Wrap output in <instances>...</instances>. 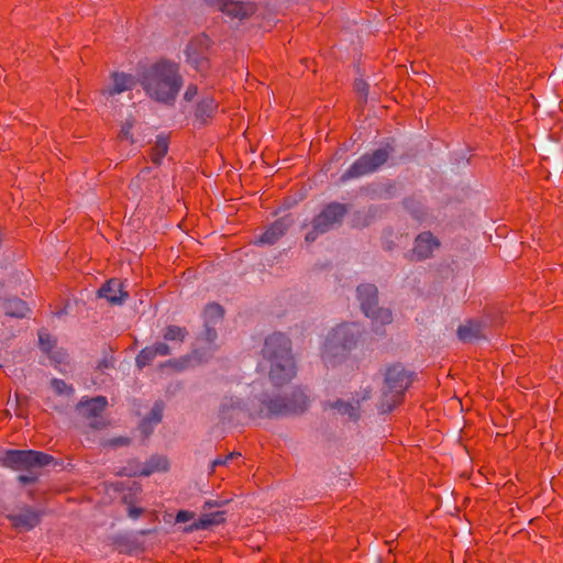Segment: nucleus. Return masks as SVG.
<instances>
[{"mask_svg":"<svg viewBox=\"0 0 563 563\" xmlns=\"http://www.w3.org/2000/svg\"><path fill=\"white\" fill-rule=\"evenodd\" d=\"M260 366L275 388L284 387L296 377L297 364L287 335L275 332L265 339Z\"/></svg>","mask_w":563,"mask_h":563,"instance_id":"obj_1","label":"nucleus"},{"mask_svg":"<svg viewBox=\"0 0 563 563\" xmlns=\"http://www.w3.org/2000/svg\"><path fill=\"white\" fill-rule=\"evenodd\" d=\"M141 85L153 100L173 104L183 86V77L179 74L178 65L162 60L143 73Z\"/></svg>","mask_w":563,"mask_h":563,"instance_id":"obj_2","label":"nucleus"},{"mask_svg":"<svg viewBox=\"0 0 563 563\" xmlns=\"http://www.w3.org/2000/svg\"><path fill=\"white\" fill-rule=\"evenodd\" d=\"M258 400L252 405V415L263 419L282 418L303 413L310 406V399L302 387H295L285 396L271 394L267 390L255 395Z\"/></svg>","mask_w":563,"mask_h":563,"instance_id":"obj_3","label":"nucleus"},{"mask_svg":"<svg viewBox=\"0 0 563 563\" xmlns=\"http://www.w3.org/2000/svg\"><path fill=\"white\" fill-rule=\"evenodd\" d=\"M361 328L356 323H344L333 328L327 335L322 355L329 361H341L356 347Z\"/></svg>","mask_w":563,"mask_h":563,"instance_id":"obj_4","label":"nucleus"},{"mask_svg":"<svg viewBox=\"0 0 563 563\" xmlns=\"http://www.w3.org/2000/svg\"><path fill=\"white\" fill-rule=\"evenodd\" d=\"M412 374L401 364H393L386 367L384 373L383 397L378 409L382 413L391 411L401 395L411 384Z\"/></svg>","mask_w":563,"mask_h":563,"instance_id":"obj_5","label":"nucleus"},{"mask_svg":"<svg viewBox=\"0 0 563 563\" xmlns=\"http://www.w3.org/2000/svg\"><path fill=\"white\" fill-rule=\"evenodd\" d=\"M53 461L52 455L34 450H8L1 457L3 466L27 472L47 466Z\"/></svg>","mask_w":563,"mask_h":563,"instance_id":"obj_6","label":"nucleus"},{"mask_svg":"<svg viewBox=\"0 0 563 563\" xmlns=\"http://www.w3.org/2000/svg\"><path fill=\"white\" fill-rule=\"evenodd\" d=\"M356 292L362 311L375 324L385 325L393 321L391 311L378 306V290L375 285H360Z\"/></svg>","mask_w":563,"mask_h":563,"instance_id":"obj_7","label":"nucleus"},{"mask_svg":"<svg viewBox=\"0 0 563 563\" xmlns=\"http://www.w3.org/2000/svg\"><path fill=\"white\" fill-rule=\"evenodd\" d=\"M251 388V395L252 398H250L249 405L244 402L238 395V390L234 394H228L224 395L221 399L220 406H219V417L222 420H232L236 418L241 412L249 411L251 417H255V415H252V405L253 402L257 406L258 400L255 398V395L260 396L261 391H263L262 383L261 382H254L250 385ZM256 418H258L256 416Z\"/></svg>","mask_w":563,"mask_h":563,"instance_id":"obj_8","label":"nucleus"},{"mask_svg":"<svg viewBox=\"0 0 563 563\" xmlns=\"http://www.w3.org/2000/svg\"><path fill=\"white\" fill-rule=\"evenodd\" d=\"M390 153L391 148L386 146L377 148L372 153H366L362 155L342 175V179L347 180L351 178H357L376 172L382 165H384L387 162Z\"/></svg>","mask_w":563,"mask_h":563,"instance_id":"obj_9","label":"nucleus"},{"mask_svg":"<svg viewBox=\"0 0 563 563\" xmlns=\"http://www.w3.org/2000/svg\"><path fill=\"white\" fill-rule=\"evenodd\" d=\"M214 10L220 11L227 23L232 26L240 25L244 20L249 19L256 11L253 2L239 0H203Z\"/></svg>","mask_w":563,"mask_h":563,"instance_id":"obj_10","label":"nucleus"},{"mask_svg":"<svg viewBox=\"0 0 563 563\" xmlns=\"http://www.w3.org/2000/svg\"><path fill=\"white\" fill-rule=\"evenodd\" d=\"M108 405V400L103 396H97L90 399L82 398L76 409L78 413L88 421L90 428L99 430L107 426L106 419L102 417Z\"/></svg>","mask_w":563,"mask_h":563,"instance_id":"obj_11","label":"nucleus"},{"mask_svg":"<svg viewBox=\"0 0 563 563\" xmlns=\"http://www.w3.org/2000/svg\"><path fill=\"white\" fill-rule=\"evenodd\" d=\"M294 222L295 220L291 214H285L278 218L258 236L256 244L274 245L288 232Z\"/></svg>","mask_w":563,"mask_h":563,"instance_id":"obj_12","label":"nucleus"},{"mask_svg":"<svg viewBox=\"0 0 563 563\" xmlns=\"http://www.w3.org/2000/svg\"><path fill=\"white\" fill-rule=\"evenodd\" d=\"M42 516L41 510L25 506L9 514L8 518L16 529L29 531L40 523Z\"/></svg>","mask_w":563,"mask_h":563,"instance_id":"obj_13","label":"nucleus"},{"mask_svg":"<svg viewBox=\"0 0 563 563\" xmlns=\"http://www.w3.org/2000/svg\"><path fill=\"white\" fill-rule=\"evenodd\" d=\"M300 217V228L309 229L305 235L302 247L312 252V244L317 240V206L313 200L308 202Z\"/></svg>","mask_w":563,"mask_h":563,"instance_id":"obj_14","label":"nucleus"},{"mask_svg":"<svg viewBox=\"0 0 563 563\" xmlns=\"http://www.w3.org/2000/svg\"><path fill=\"white\" fill-rule=\"evenodd\" d=\"M457 336L465 343L486 341V325L481 321L470 320L457 328Z\"/></svg>","mask_w":563,"mask_h":563,"instance_id":"obj_15","label":"nucleus"},{"mask_svg":"<svg viewBox=\"0 0 563 563\" xmlns=\"http://www.w3.org/2000/svg\"><path fill=\"white\" fill-rule=\"evenodd\" d=\"M98 296L104 298L111 305H122L128 298V292L123 289V284L118 279H110L98 290Z\"/></svg>","mask_w":563,"mask_h":563,"instance_id":"obj_16","label":"nucleus"},{"mask_svg":"<svg viewBox=\"0 0 563 563\" xmlns=\"http://www.w3.org/2000/svg\"><path fill=\"white\" fill-rule=\"evenodd\" d=\"M346 213L341 203H331L319 213V233L329 230L333 224L339 223Z\"/></svg>","mask_w":563,"mask_h":563,"instance_id":"obj_17","label":"nucleus"},{"mask_svg":"<svg viewBox=\"0 0 563 563\" xmlns=\"http://www.w3.org/2000/svg\"><path fill=\"white\" fill-rule=\"evenodd\" d=\"M440 246V242L430 232L420 233L415 241L413 255L418 260L430 257L435 249Z\"/></svg>","mask_w":563,"mask_h":563,"instance_id":"obj_18","label":"nucleus"},{"mask_svg":"<svg viewBox=\"0 0 563 563\" xmlns=\"http://www.w3.org/2000/svg\"><path fill=\"white\" fill-rule=\"evenodd\" d=\"M112 85L102 91L104 97H112L114 95L122 93L131 90L135 86L133 76L125 73H113L111 75Z\"/></svg>","mask_w":563,"mask_h":563,"instance_id":"obj_19","label":"nucleus"},{"mask_svg":"<svg viewBox=\"0 0 563 563\" xmlns=\"http://www.w3.org/2000/svg\"><path fill=\"white\" fill-rule=\"evenodd\" d=\"M225 521V512L217 510L209 514H202L199 519L194 520L188 527L185 528L186 532H194L198 530H207L212 526H218Z\"/></svg>","mask_w":563,"mask_h":563,"instance_id":"obj_20","label":"nucleus"},{"mask_svg":"<svg viewBox=\"0 0 563 563\" xmlns=\"http://www.w3.org/2000/svg\"><path fill=\"white\" fill-rule=\"evenodd\" d=\"M2 309L5 316L19 319L25 318L30 312L27 303L15 297L7 298L2 303Z\"/></svg>","mask_w":563,"mask_h":563,"instance_id":"obj_21","label":"nucleus"},{"mask_svg":"<svg viewBox=\"0 0 563 563\" xmlns=\"http://www.w3.org/2000/svg\"><path fill=\"white\" fill-rule=\"evenodd\" d=\"M163 411L164 404L162 401H156L150 413L141 421L140 429L144 434H150L152 432L153 426L162 421Z\"/></svg>","mask_w":563,"mask_h":563,"instance_id":"obj_22","label":"nucleus"},{"mask_svg":"<svg viewBox=\"0 0 563 563\" xmlns=\"http://www.w3.org/2000/svg\"><path fill=\"white\" fill-rule=\"evenodd\" d=\"M323 408L336 409L340 415L347 416L352 420H357L360 417V400L355 402H344L342 400H336L334 402L324 404Z\"/></svg>","mask_w":563,"mask_h":563,"instance_id":"obj_23","label":"nucleus"},{"mask_svg":"<svg viewBox=\"0 0 563 563\" xmlns=\"http://www.w3.org/2000/svg\"><path fill=\"white\" fill-rule=\"evenodd\" d=\"M168 468V460L163 455H153L144 464L140 471V475L150 476L154 472L166 471Z\"/></svg>","mask_w":563,"mask_h":563,"instance_id":"obj_24","label":"nucleus"},{"mask_svg":"<svg viewBox=\"0 0 563 563\" xmlns=\"http://www.w3.org/2000/svg\"><path fill=\"white\" fill-rule=\"evenodd\" d=\"M151 173H152V168L151 167H145L131 181L130 188L133 191L135 197L139 195L140 191H143V190H145L147 192H152L153 191L152 185L147 181V178H148Z\"/></svg>","mask_w":563,"mask_h":563,"instance_id":"obj_25","label":"nucleus"},{"mask_svg":"<svg viewBox=\"0 0 563 563\" xmlns=\"http://www.w3.org/2000/svg\"><path fill=\"white\" fill-rule=\"evenodd\" d=\"M216 107L217 104L212 98L201 100L196 109V120L199 121L200 124H205L207 120L212 117Z\"/></svg>","mask_w":563,"mask_h":563,"instance_id":"obj_26","label":"nucleus"},{"mask_svg":"<svg viewBox=\"0 0 563 563\" xmlns=\"http://www.w3.org/2000/svg\"><path fill=\"white\" fill-rule=\"evenodd\" d=\"M168 151V140L165 135L159 134L156 136L155 145L153 147L152 161L156 165H161L163 157Z\"/></svg>","mask_w":563,"mask_h":563,"instance_id":"obj_27","label":"nucleus"},{"mask_svg":"<svg viewBox=\"0 0 563 563\" xmlns=\"http://www.w3.org/2000/svg\"><path fill=\"white\" fill-rule=\"evenodd\" d=\"M223 318V309L218 303H209L203 311L205 324L216 325Z\"/></svg>","mask_w":563,"mask_h":563,"instance_id":"obj_28","label":"nucleus"},{"mask_svg":"<svg viewBox=\"0 0 563 563\" xmlns=\"http://www.w3.org/2000/svg\"><path fill=\"white\" fill-rule=\"evenodd\" d=\"M187 334L188 332L186 328H181L178 325H168L163 333V338L168 342L181 343L187 336Z\"/></svg>","mask_w":563,"mask_h":563,"instance_id":"obj_29","label":"nucleus"},{"mask_svg":"<svg viewBox=\"0 0 563 563\" xmlns=\"http://www.w3.org/2000/svg\"><path fill=\"white\" fill-rule=\"evenodd\" d=\"M312 189L311 186L309 187H301L298 190H296L291 196L287 197L284 202V209H290L298 205L299 202H302L308 197V192Z\"/></svg>","mask_w":563,"mask_h":563,"instance_id":"obj_30","label":"nucleus"},{"mask_svg":"<svg viewBox=\"0 0 563 563\" xmlns=\"http://www.w3.org/2000/svg\"><path fill=\"white\" fill-rule=\"evenodd\" d=\"M187 62L191 64L196 69H201L206 64V58L201 53L197 52V46L195 44L188 45L186 48Z\"/></svg>","mask_w":563,"mask_h":563,"instance_id":"obj_31","label":"nucleus"},{"mask_svg":"<svg viewBox=\"0 0 563 563\" xmlns=\"http://www.w3.org/2000/svg\"><path fill=\"white\" fill-rule=\"evenodd\" d=\"M38 344L40 349L45 354H51L52 350L56 347V340L46 331H38Z\"/></svg>","mask_w":563,"mask_h":563,"instance_id":"obj_32","label":"nucleus"},{"mask_svg":"<svg viewBox=\"0 0 563 563\" xmlns=\"http://www.w3.org/2000/svg\"><path fill=\"white\" fill-rule=\"evenodd\" d=\"M155 357L156 354L154 353V349L152 347V345L145 346L137 354L135 363L140 368H143L146 365H148Z\"/></svg>","mask_w":563,"mask_h":563,"instance_id":"obj_33","label":"nucleus"},{"mask_svg":"<svg viewBox=\"0 0 563 563\" xmlns=\"http://www.w3.org/2000/svg\"><path fill=\"white\" fill-rule=\"evenodd\" d=\"M51 386L54 391L58 395H67L70 396L74 394V388L70 385H67L63 379L53 378L51 380Z\"/></svg>","mask_w":563,"mask_h":563,"instance_id":"obj_34","label":"nucleus"},{"mask_svg":"<svg viewBox=\"0 0 563 563\" xmlns=\"http://www.w3.org/2000/svg\"><path fill=\"white\" fill-rule=\"evenodd\" d=\"M213 327L214 325L211 324H205V330L201 333V339L210 345L218 339V333Z\"/></svg>","mask_w":563,"mask_h":563,"instance_id":"obj_35","label":"nucleus"},{"mask_svg":"<svg viewBox=\"0 0 563 563\" xmlns=\"http://www.w3.org/2000/svg\"><path fill=\"white\" fill-rule=\"evenodd\" d=\"M130 443H131V439L130 438L120 435V437H114V438L108 439L104 442V445L109 446V448H112V449H117V448H120V446H126Z\"/></svg>","mask_w":563,"mask_h":563,"instance_id":"obj_36","label":"nucleus"},{"mask_svg":"<svg viewBox=\"0 0 563 563\" xmlns=\"http://www.w3.org/2000/svg\"><path fill=\"white\" fill-rule=\"evenodd\" d=\"M133 128V121L128 119L121 126V130H120V139L122 140H128L130 141L131 143L134 142V139H133V135L131 134V130Z\"/></svg>","mask_w":563,"mask_h":563,"instance_id":"obj_37","label":"nucleus"},{"mask_svg":"<svg viewBox=\"0 0 563 563\" xmlns=\"http://www.w3.org/2000/svg\"><path fill=\"white\" fill-rule=\"evenodd\" d=\"M156 356H167L172 354L173 346L165 342H156L152 345Z\"/></svg>","mask_w":563,"mask_h":563,"instance_id":"obj_38","label":"nucleus"},{"mask_svg":"<svg viewBox=\"0 0 563 563\" xmlns=\"http://www.w3.org/2000/svg\"><path fill=\"white\" fill-rule=\"evenodd\" d=\"M47 355L53 362H55L57 364H62L67 360V353L64 349L55 347L52 350V353L47 354Z\"/></svg>","mask_w":563,"mask_h":563,"instance_id":"obj_39","label":"nucleus"},{"mask_svg":"<svg viewBox=\"0 0 563 563\" xmlns=\"http://www.w3.org/2000/svg\"><path fill=\"white\" fill-rule=\"evenodd\" d=\"M355 90L356 92L360 95V97H362L364 99V101L367 100L368 98V89H369V86L366 81H364L363 79H357L355 81Z\"/></svg>","mask_w":563,"mask_h":563,"instance_id":"obj_40","label":"nucleus"},{"mask_svg":"<svg viewBox=\"0 0 563 563\" xmlns=\"http://www.w3.org/2000/svg\"><path fill=\"white\" fill-rule=\"evenodd\" d=\"M240 455L238 452H232L225 457H217L211 462L210 471L213 472L217 466L225 465L230 460L234 459L235 456Z\"/></svg>","mask_w":563,"mask_h":563,"instance_id":"obj_41","label":"nucleus"},{"mask_svg":"<svg viewBox=\"0 0 563 563\" xmlns=\"http://www.w3.org/2000/svg\"><path fill=\"white\" fill-rule=\"evenodd\" d=\"M195 518V514L188 510H180L176 515V522L183 523L188 522Z\"/></svg>","mask_w":563,"mask_h":563,"instance_id":"obj_42","label":"nucleus"},{"mask_svg":"<svg viewBox=\"0 0 563 563\" xmlns=\"http://www.w3.org/2000/svg\"><path fill=\"white\" fill-rule=\"evenodd\" d=\"M30 474H25V475H19L18 476V482L22 485H29V484H33L37 477L36 475L32 474V472H29Z\"/></svg>","mask_w":563,"mask_h":563,"instance_id":"obj_43","label":"nucleus"},{"mask_svg":"<svg viewBox=\"0 0 563 563\" xmlns=\"http://www.w3.org/2000/svg\"><path fill=\"white\" fill-rule=\"evenodd\" d=\"M225 504H228V500H207V501H205L202 508H203V510H208V509L221 507Z\"/></svg>","mask_w":563,"mask_h":563,"instance_id":"obj_44","label":"nucleus"},{"mask_svg":"<svg viewBox=\"0 0 563 563\" xmlns=\"http://www.w3.org/2000/svg\"><path fill=\"white\" fill-rule=\"evenodd\" d=\"M197 93H198V88L196 86L190 85L187 87L184 98L187 101H191L197 96Z\"/></svg>","mask_w":563,"mask_h":563,"instance_id":"obj_45","label":"nucleus"},{"mask_svg":"<svg viewBox=\"0 0 563 563\" xmlns=\"http://www.w3.org/2000/svg\"><path fill=\"white\" fill-rule=\"evenodd\" d=\"M143 514V508L140 507H129L128 515L131 519H137Z\"/></svg>","mask_w":563,"mask_h":563,"instance_id":"obj_46","label":"nucleus"},{"mask_svg":"<svg viewBox=\"0 0 563 563\" xmlns=\"http://www.w3.org/2000/svg\"><path fill=\"white\" fill-rule=\"evenodd\" d=\"M371 397V390L365 389L361 400H366Z\"/></svg>","mask_w":563,"mask_h":563,"instance_id":"obj_47","label":"nucleus"},{"mask_svg":"<svg viewBox=\"0 0 563 563\" xmlns=\"http://www.w3.org/2000/svg\"><path fill=\"white\" fill-rule=\"evenodd\" d=\"M101 366L107 367V366H108V363H107L106 361H103L101 364H99V367H101Z\"/></svg>","mask_w":563,"mask_h":563,"instance_id":"obj_48","label":"nucleus"},{"mask_svg":"<svg viewBox=\"0 0 563 563\" xmlns=\"http://www.w3.org/2000/svg\"><path fill=\"white\" fill-rule=\"evenodd\" d=\"M150 532H151L150 530H143V531H141V534H147Z\"/></svg>","mask_w":563,"mask_h":563,"instance_id":"obj_49","label":"nucleus"}]
</instances>
